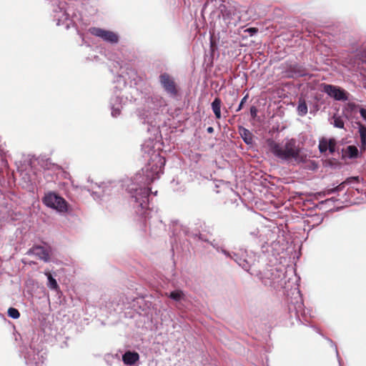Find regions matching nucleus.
Here are the masks:
<instances>
[{"label":"nucleus","instance_id":"obj_13","mask_svg":"<svg viewBox=\"0 0 366 366\" xmlns=\"http://www.w3.org/2000/svg\"><path fill=\"white\" fill-rule=\"evenodd\" d=\"M346 154L351 159L357 158L358 157L359 151L356 146L350 145L346 149Z\"/></svg>","mask_w":366,"mask_h":366},{"label":"nucleus","instance_id":"obj_17","mask_svg":"<svg viewBox=\"0 0 366 366\" xmlns=\"http://www.w3.org/2000/svg\"><path fill=\"white\" fill-rule=\"evenodd\" d=\"M334 126L337 128L344 129L345 122L340 117L334 116Z\"/></svg>","mask_w":366,"mask_h":366},{"label":"nucleus","instance_id":"obj_23","mask_svg":"<svg viewBox=\"0 0 366 366\" xmlns=\"http://www.w3.org/2000/svg\"><path fill=\"white\" fill-rule=\"evenodd\" d=\"M121 113V110L119 108H112V115L114 117H118Z\"/></svg>","mask_w":366,"mask_h":366},{"label":"nucleus","instance_id":"obj_4","mask_svg":"<svg viewBox=\"0 0 366 366\" xmlns=\"http://www.w3.org/2000/svg\"><path fill=\"white\" fill-rule=\"evenodd\" d=\"M89 32L92 35L100 37L103 40L111 44H116L119 41L118 35L111 31L104 30L97 27H92L89 29Z\"/></svg>","mask_w":366,"mask_h":366},{"label":"nucleus","instance_id":"obj_1","mask_svg":"<svg viewBox=\"0 0 366 366\" xmlns=\"http://www.w3.org/2000/svg\"><path fill=\"white\" fill-rule=\"evenodd\" d=\"M269 151L277 158L282 160L294 159L297 161L300 159V149L297 145L295 139L287 140L284 145L276 142L273 139L267 140Z\"/></svg>","mask_w":366,"mask_h":366},{"label":"nucleus","instance_id":"obj_27","mask_svg":"<svg viewBox=\"0 0 366 366\" xmlns=\"http://www.w3.org/2000/svg\"><path fill=\"white\" fill-rule=\"evenodd\" d=\"M207 132L209 134H212L214 132V128L212 127H209L207 129Z\"/></svg>","mask_w":366,"mask_h":366},{"label":"nucleus","instance_id":"obj_6","mask_svg":"<svg viewBox=\"0 0 366 366\" xmlns=\"http://www.w3.org/2000/svg\"><path fill=\"white\" fill-rule=\"evenodd\" d=\"M29 253H32L39 259L44 260V262H48L50 259L49 251L41 246H34L33 247L29 252Z\"/></svg>","mask_w":366,"mask_h":366},{"label":"nucleus","instance_id":"obj_2","mask_svg":"<svg viewBox=\"0 0 366 366\" xmlns=\"http://www.w3.org/2000/svg\"><path fill=\"white\" fill-rule=\"evenodd\" d=\"M44 203L51 208H54L59 212L67 211V202L61 197L55 193H49L43 199Z\"/></svg>","mask_w":366,"mask_h":366},{"label":"nucleus","instance_id":"obj_10","mask_svg":"<svg viewBox=\"0 0 366 366\" xmlns=\"http://www.w3.org/2000/svg\"><path fill=\"white\" fill-rule=\"evenodd\" d=\"M221 106L222 101L219 97L214 99V100L212 103V109L215 115V117L218 119H221Z\"/></svg>","mask_w":366,"mask_h":366},{"label":"nucleus","instance_id":"obj_3","mask_svg":"<svg viewBox=\"0 0 366 366\" xmlns=\"http://www.w3.org/2000/svg\"><path fill=\"white\" fill-rule=\"evenodd\" d=\"M159 82L164 91L171 97L178 94V87L174 78L168 73H163L159 76Z\"/></svg>","mask_w":366,"mask_h":366},{"label":"nucleus","instance_id":"obj_19","mask_svg":"<svg viewBox=\"0 0 366 366\" xmlns=\"http://www.w3.org/2000/svg\"><path fill=\"white\" fill-rule=\"evenodd\" d=\"M345 183V182H342L340 184H339L338 186H337L336 187L327 189L326 193L327 194H332V193H335V192H338L342 191V189L344 188Z\"/></svg>","mask_w":366,"mask_h":366},{"label":"nucleus","instance_id":"obj_7","mask_svg":"<svg viewBox=\"0 0 366 366\" xmlns=\"http://www.w3.org/2000/svg\"><path fill=\"white\" fill-rule=\"evenodd\" d=\"M358 126V133L360 138V151L365 152L366 151V126L361 122H357Z\"/></svg>","mask_w":366,"mask_h":366},{"label":"nucleus","instance_id":"obj_26","mask_svg":"<svg viewBox=\"0 0 366 366\" xmlns=\"http://www.w3.org/2000/svg\"><path fill=\"white\" fill-rule=\"evenodd\" d=\"M352 181H358V177H350V178H348L347 180H346V182H351Z\"/></svg>","mask_w":366,"mask_h":366},{"label":"nucleus","instance_id":"obj_24","mask_svg":"<svg viewBox=\"0 0 366 366\" xmlns=\"http://www.w3.org/2000/svg\"><path fill=\"white\" fill-rule=\"evenodd\" d=\"M250 114L253 118H254L257 116V109L256 108V107L252 106L250 107Z\"/></svg>","mask_w":366,"mask_h":366},{"label":"nucleus","instance_id":"obj_21","mask_svg":"<svg viewBox=\"0 0 366 366\" xmlns=\"http://www.w3.org/2000/svg\"><path fill=\"white\" fill-rule=\"evenodd\" d=\"M359 107V105L355 102H348L346 105V109L350 112H354L357 108Z\"/></svg>","mask_w":366,"mask_h":366},{"label":"nucleus","instance_id":"obj_25","mask_svg":"<svg viewBox=\"0 0 366 366\" xmlns=\"http://www.w3.org/2000/svg\"><path fill=\"white\" fill-rule=\"evenodd\" d=\"M360 114L361 117L366 121V109L360 108Z\"/></svg>","mask_w":366,"mask_h":366},{"label":"nucleus","instance_id":"obj_29","mask_svg":"<svg viewBox=\"0 0 366 366\" xmlns=\"http://www.w3.org/2000/svg\"><path fill=\"white\" fill-rule=\"evenodd\" d=\"M252 29V31H256L255 28H253V29Z\"/></svg>","mask_w":366,"mask_h":366},{"label":"nucleus","instance_id":"obj_20","mask_svg":"<svg viewBox=\"0 0 366 366\" xmlns=\"http://www.w3.org/2000/svg\"><path fill=\"white\" fill-rule=\"evenodd\" d=\"M336 141L335 139H330L327 149L330 153L333 154L335 152Z\"/></svg>","mask_w":366,"mask_h":366},{"label":"nucleus","instance_id":"obj_15","mask_svg":"<svg viewBox=\"0 0 366 366\" xmlns=\"http://www.w3.org/2000/svg\"><path fill=\"white\" fill-rule=\"evenodd\" d=\"M169 297L174 300L179 301L184 297V293L181 290H175L170 293Z\"/></svg>","mask_w":366,"mask_h":366},{"label":"nucleus","instance_id":"obj_16","mask_svg":"<svg viewBox=\"0 0 366 366\" xmlns=\"http://www.w3.org/2000/svg\"><path fill=\"white\" fill-rule=\"evenodd\" d=\"M329 140L322 138L319 143V150L321 153H324L327 150Z\"/></svg>","mask_w":366,"mask_h":366},{"label":"nucleus","instance_id":"obj_5","mask_svg":"<svg viewBox=\"0 0 366 366\" xmlns=\"http://www.w3.org/2000/svg\"><path fill=\"white\" fill-rule=\"evenodd\" d=\"M323 91L335 100L346 101L348 99V93L345 90L336 86L324 84Z\"/></svg>","mask_w":366,"mask_h":366},{"label":"nucleus","instance_id":"obj_9","mask_svg":"<svg viewBox=\"0 0 366 366\" xmlns=\"http://www.w3.org/2000/svg\"><path fill=\"white\" fill-rule=\"evenodd\" d=\"M289 71L293 73L292 76H304L307 74L305 68L298 64H291L289 66Z\"/></svg>","mask_w":366,"mask_h":366},{"label":"nucleus","instance_id":"obj_22","mask_svg":"<svg viewBox=\"0 0 366 366\" xmlns=\"http://www.w3.org/2000/svg\"><path fill=\"white\" fill-rule=\"evenodd\" d=\"M247 99H248V95L247 94L246 96H244L242 99V100L240 102V104H239L238 108L236 109L237 112H239L243 108V106L245 104V102H247Z\"/></svg>","mask_w":366,"mask_h":366},{"label":"nucleus","instance_id":"obj_11","mask_svg":"<svg viewBox=\"0 0 366 366\" xmlns=\"http://www.w3.org/2000/svg\"><path fill=\"white\" fill-rule=\"evenodd\" d=\"M44 274L48 278V287L51 290H57L59 287L56 280L51 276V272L49 271H45Z\"/></svg>","mask_w":366,"mask_h":366},{"label":"nucleus","instance_id":"obj_28","mask_svg":"<svg viewBox=\"0 0 366 366\" xmlns=\"http://www.w3.org/2000/svg\"><path fill=\"white\" fill-rule=\"evenodd\" d=\"M158 158H159V162H160V164L162 165H164V162H165L164 159L161 158V157H159Z\"/></svg>","mask_w":366,"mask_h":366},{"label":"nucleus","instance_id":"obj_12","mask_svg":"<svg viewBox=\"0 0 366 366\" xmlns=\"http://www.w3.org/2000/svg\"><path fill=\"white\" fill-rule=\"evenodd\" d=\"M297 112L299 115L303 117L307 113V105L305 101L302 99H300L299 104L297 106Z\"/></svg>","mask_w":366,"mask_h":366},{"label":"nucleus","instance_id":"obj_14","mask_svg":"<svg viewBox=\"0 0 366 366\" xmlns=\"http://www.w3.org/2000/svg\"><path fill=\"white\" fill-rule=\"evenodd\" d=\"M242 137L244 139V142L246 144H249L252 143V134L248 129H243V134H242Z\"/></svg>","mask_w":366,"mask_h":366},{"label":"nucleus","instance_id":"obj_18","mask_svg":"<svg viewBox=\"0 0 366 366\" xmlns=\"http://www.w3.org/2000/svg\"><path fill=\"white\" fill-rule=\"evenodd\" d=\"M7 313L9 317L13 319H18L20 317V312L14 307H9Z\"/></svg>","mask_w":366,"mask_h":366},{"label":"nucleus","instance_id":"obj_8","mask_svg":"<svg viewBox=\"0 0 366 366\" xmlns=\"http://www.w3.org/2000/svg\"><path fill=\"white\" fill-rule=\"evenodd\" d=\"M139 359V355L137 352H126L122 356V360L124 364L132 365Z\"/></svg>","mask_w":366,"mask_h":366},{"label":"nucleus","instance_id":"obj_30","mask_svg":"<svg viewBox=\"0 0 366 366\" xmlns=\"http://www.w3.org/2000/svg\"><path fill=\"white\" fill-rule=\"evenodd\" d=\"M252 29V31H256L255 28H253V29Z\"/></svg>","mask_w":366,"mask_h":366}]
</instances>
